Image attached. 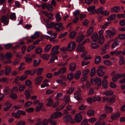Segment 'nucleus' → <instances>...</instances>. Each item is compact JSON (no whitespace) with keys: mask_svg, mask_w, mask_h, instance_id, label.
<instances>
[{"mask_svg":"<svg viewBox=\"0 0 125 125\" xmlns=\"http://www.w3.org/2000/svg\"><path fill=\"white\" fill-rule=\"evenodd\" d=\"M98 42L100 44H103L104 42V37H99L98 38Z\"/></svg>","mask_w":125,"mask_h":125,"instance_id":"nucleus-56","label":"nucleus"},{"mask_svg":"<svg viewBox=\"0 0 125 125\" xmlns=\"http://www.w3.org/2000/svg\"><path fill=\"white\" fill-rule=\"evenodd\" d=\"M76 44L75 42H72L69 43L67 46L68 51L72 52L73 51L75 48Z\"/></svg>","mask_w":125,"mask_h":125,"instance_id":"nucleus-5","label":"nucleus"},{"mask_svg":"<svg viewBox=\"0 0 125 125\" xmlns=\"http://www.w3.org/2000/svg\"><path fill=\"white\" fill-rule=\"evenodd\" d=\"M84 44H80L77 46V50L78 51L81 52L83 51L84 49V47L83 45Z\"/></svg>","mask_w":125,"mask_h":125,"instance_id":"nucleus-21","label":"nucleus"},{"mask_svg":"<svg viewBox=\"0 0 125 125\" xmlns=\"http://www.w3.org/2000/svg\"><path fill=\"white\" fill-rule=\"evenodd\" d=\"M43 70V69L42 67H41L38 68L37 72V75H39L42 74Z\"/></svg>","mask_w":125,"mask_h":125,"instance_id":"nucleus-44","label":"nucleus"},{"mask_svg":"<svg viewBox=\"0 0 125 125\" xmlns=\"http://www.w3.org/2000/svg\"><path fill=\"white\" fill-rule=\"evenodd\" d=\"M40 60H39L38 62L36 60H34L33 61V66L34 67H36L38 66L40 64Z\"/></svg>","mask_w":125,"mask_h":125,"instance_id":"nucleus-55","label":"nucleus"},{"mask_svg":"<svg viewBox=\"0 0 125 125\" xmlns=\"http://www.w3.org/2000/svg\"><path fill=\"white\" fill-rule=\"evenodd\" d=\"M93 30L94 28L93 27H90L87 31V35H91L93 31Z\"/></svg>","mask_w":125,"mask_h":125,"instance_id":"nucleus-38","label":"nucleus"},{"mask_svg":"<svg viewBox=\"0 0 125 125\" xmlns=\"http://www.w3.org/2000/svg\"><path fill=\"white\" fill-rule=\"evenodd\" d=\"M113 94L114 92L113 91L111 90L105 91L104 93V94L106 95H111Z\"/></svg>","mask_w":125,"mask_h":125,"instance_id":"nucleus-40","label":"nucleus"},{"mask_svg":"<svg viewBox=\"0 0 125 125\" xmlns=\"http://www.w3.org/2000/svg\"><path fill=\"white\" fill-rule=\"evenodd\" d=\"M24 94L26 96V99H28L30 97V93L28 90H26L24 93Z\"/></svg>","mask_w":125,"mask_h":125,"instance_id":"nucleus-39","label":"nucleus"},{"mask_svg":"<svg viewBox=\"0 0 125 125\" xmlns=\"http://www.w3.org/2000/svg\"><path fill=\"white\" fill-rule=\"evenodd\" d=\"M11 115L12 116L16 118H19L20 117V115H19L18 113L17 112V111L16 113H12Z\"/></svg>","mask_w":125,"mask_h":125,"instance_id":"nucleus-41","label":"nucleus"},{"mask_svg":"<svg viewBox=\"0 0 125 125\" xmlns=\"http://www.w3.org/2000/svg\"><path fill=\"white\" fill-rule=\"evenodd\" d=\"M59 48L60 46H59L57 45L53 47L52 48V52L50 54L51 57L54 56L59 53V52L58 49Z\"/></svg>","mask_w":125,"mask_h":125,"instance_id":"nucleus-3","label":"nucleus"},{"mask_svg":"<svg viewBox=\"0 0 125 125\" xmlns=\"http://www.w3.org/2000/svg\"><path fill=\"white\" fill-rule=\"evenodd\" d=\"M119 41L115 42H113L112 45V49L114 48L116 46L119 45Z\"/></svg>","mask_w":125,"mask_h":125,"instance_id":"nucleus-53","label":"nucleus"},{"mask_svg":"<svg viewBox=\"0 0 125 125\" xmlns=\"http://www.w3.org/2000/svg\"><path fill=\"white\" fill-rule=\"evenodd\" d=\"M104 9V8L101 7L98 9L96 11V12L98 14H102L103 12V10Z\"/></svg>","mask_w":125,"mask_h":125,"instance_id":"nucleus-52","label":"nucleus"},{"mask_svg":"<svg viewBox=\"0 0 125 125\" xmlns=\"http://www.w3.org/2000/svg\"><path fill=\"white\" fill-rule=\"evenodd\" d=\"M10 97L13 99H16L17 98V96L15 94L12 93L10 94L9 95Z\"/></svg>","mask_w":125,"mask_h":125,"instance_id":"nucleus-63","label":"nucleus"},{"mask_svg":"<svg viewBox=\"0 0 125 125\" xmlns=\"http://www.w3.org/2000/svg\"><path fill=\"white\" fill-rule=\"evenodd\" d=\"M66 104H63L61 106H59L56 108L55 110L56 111H60L62 110L65 107Z\"/></svg>","mask_w":125,"mask_h":125,"instance_id":"nucleus-43","label":"nucleus"},{"mask_svg":"<svg viewBox=\"0 0 125 125\" xmlns=\"http://www.w3.org/2000/svg\"><path fill=\"white\" fill-rule=\"evenodd\" d=\"M91 38L93 42H97L98 38V35L97 32H94L91 36Z\"/></svg>","mask_w":125,"mask_h":125,"instance_id":"nucleus-10","label":"nucleus"},{"mask_svg":"<svg viewBox=\"0 0 125 125\" xmlns=\"http://www.w3.org/2000/svg\"><path fill=\"white\" fill-rule=\"evenodd\" d=\"M91 47L93 49H98L99 47V45L98 44L97 42H93L91 43Z\"/></svg>","mask_w":125,"mask_h":125,"instance_id":"nucleus-16","label":"nucleus"},{"mask_svg":"<svg viewBox=\"0 0 125 125\" xmlns=\"http://www.w3.org/2000/svg\"><path fill=\"white\" fill-rule=\"evenodd\" d=\"M48 103L47 104V106L48 107L51 106L53 103V102L52 101V99L50 98H49L46 99Z\"/></svg>","mask_w":125,"mask_h":125,"instance_id":"nucleus-24","label":"nucleus"},{"mask_svg":"<svg viewBox=\"0 0 125 125\" xmlns=\"http://www.w3.org/2000/svg\"><path fill=\"white\" fill-rule=\"evenodd\" d=\"M62 116V113L60 112H56L54 113L51 115V118L55 119L58 117H60Z\"/></svg>","mask_w":125,"mask_h":125,"instance_id":"nucleus-7","label":"nucleus"},{"mask_svg":"<svg viewBox=\"0 0 125 125\" xmlns=\"http://www.w3.org/2000/svg\"><path fill=\"white\" fill-rule=\"evenodd\" d=\"M61 73L63 74L65 73L66 71V69L65 67H64L61 68L59 70Z\"/></svg>","mask_w":125,"mask_h":125,"instance_id":"nucleus-48","label":"nucleus"},{"mask_svg":"<svg viewBox=\"0 0 125 125\" xmlns=\"http://www.w3.org/2000/svg\"><path fill=\"white\" fill-rule=\"evenodd\" d=\"M102 86L104 88L106 89L107 87L108 82L106 80H103L102 81Z\"/></svg>","mask_w":125,"mask_h":125,"instance_id":"nucleus-32","label":"nucleus"},{"mask_svg":"<svg viewBox=\"0 0 125 125\" xmlns=\"http://www.w3.org/2000/svg\"><path fill=\"white\" fill-rule=\"evenodd\" d=\"M105 69V67L103 65L99 66L97 70V75L99 76L102 77L105 74V72L103 71L102 70Z\"/></svg>","mask_w":125,"mask_h":125,"instance_id":"nucleus-4","label":"nucleus"},{"mask_svg":"<svg viewBox=\"0 0 125 125\" xmlns=\"http://www.w3.org/2000/svg\"><path fill=\"white\" fill-rule=\"evenodd\" d=\"M48 121L49 122L51 125H56V121L51 118H50L48 119Z\"/></svg>","mask_w":125,"mask_h":125,"instance_id":"nucleus-36","label":"nucleus"},{"mask_svg":"<svg viewBox=\"0 0 125 125\" xmlns=\"http://www.w3.org/2000/svg\"><path fill=\"white\" fill-rule=\"evenodd\" d=\"M81 93L78 92H76L74 94V98L76 100L79 101V103L82 101V99L81 97Z\"/></svg>","mask_w":125,"mask_h":125,"instance_id":"nucleus-8","label":"nucleus"},{"mask_svg":"<svg viewBox=\"0 0 125 125\" xmlns=\"http://www.w3.org/2000/svg\"><path fill=\"white\" fill-rule=\"evenodd\" d=\"M5 68V74L6 75H8L9 74V73L11 72V68L10 67L8 66H6Z\"/></svg>","mask_w":125,"mask_h":125,"instance_id":"nucleus-22","label":"nucleus"},{"mask_svg":"<svg viewBox=\"0 0 125 125\" xmlns=\"http://www.w3.org/2000/svg\"><path fill=\"white\" fill-rule=\"evenodd\" d=\"M1 21L5 25H8L9 23V20L8 17L5 15L2 16L1 19Z\"/></svg>","mask_w":125,"mask_h":125,"instance_id":"nucleus-6","label":"nucleus"},{"mask_svg":"<svg viewBox=\"0 0 125 125\" xmlns=\"http://www.w3.org/2000/svg\"><path fill=\"white\" fill-rule=\"evenodd\" d=\"M122 77L121 74H117L113 77L112 80L114 82H115L118 79Z\"/></svg>","mask_w":125,"mask_h":125,"instance_id":"nucleus-17","label":"nucleus"},{"mask_svg":"<svg viewBox=\"0 0 125 125\" xmlns=\"http://www.w3.org/2000/svg\"><path fill=\"white\" fill-rule=\"evenodd\" d=\"M104 100L105 101H107V102L110 103H113L115 102V99L114 97H111L108 99L107 98H104Z\"/></svg>","mask_w":125,"mask_h":125,"instance_id":"nucleus-20","label":"nucleus"},{"mask_svg":"<svg viewBox=\"0 0 125 125\" xmlns=\"http://www.w3.org/2000/svg\"><path fill=\"white\" fill-rule=\"evenodd\" d=\"M87 115L89 116H91L94 115V111L93 110H91L87 112Z\"/></svg>","mask_w":125,"mask_h":125,"instance_id":"nucleus-50","label":"nucleus"},{"mask_svg":"<svg viewBox=\"0 0 125 125\" xmlns=\"http://www.w3.org/2000/svg\"><path fill=\"white\" fill-rule=\"evenodd\" d=\"M101 98L99 96H96L93 97V101L95 102L96 101H100Z\"/></svg>","mask_w":125,"mask_h":125,"instance_id":"nucleus-57","label":"nucleus"},{"mask_svg":"<svg viewBox=\"0 0 125 125\" xmlns=\"http://www.w3.org/2000/svg\"><path fill=\"white\" fill-rule=\"evenodd\" d=\"M96 73V69L94 67H93L92 69L91 72L90 73V76L91 77H93L94 76Z\"/></svg>","mask_w":125,"mask_h":125,"instance_id":"nucleus-54","label":"nucleus"},{"mask_svg":"<svg viewBox=\"0 0 125 125\" xmlns=\"http://www.w3.org/2000/svg\"><path fill=\"white\" fill-rule=\"evenodd\" d=\"M120 9V7L118 6H116L113 7L111 8V12H114L117 13L118 12Z\"/></svg>","mask_w":125,"mask_h":125,"instance_id":"nucleus-15","label":"nucleus"},{"mask_svg":"<svg viewBox=\"0 0 125 125\" xmlns=\"http://www.w3.org/2000/svg\"><path fill=\"white\" fill-rule=\"evenodd\" d=\"M113 40H111L107 42L106 44L104 45L101 48V51L100 52V55H104L107 52V49L109 47L110 43Z\"/></svg>","mask_w":125,"mask_h":125,"instance_id":"nucleus-1","label":"nucleus"},{"mask_svg":"<svg viewBox=\"0 0 125 125\" xmlns=\"http://www.w3.org/2000/svg\"><path fill=\"white\" fill-rule=\"evenodd\" d=\"M71 118V117L70 115L66 116L63 118L64 121L66 123L68 122Z\"/></svg>","mask_w":125,"mask_h":125,"instance_id":"nucleus-37","label":"nucleus"},{"mask_svg":"<svg viewBox=\"0 0 125 125\" xmlns=\"http://www.w3.org/2000/svg\"><path fill=\"white\" fill-rule=\"evenodd\" d=\"M46 9L48 10L52 11L53 9V7L51 5L49 4L47 5Z\"/></svg>","mask_w":125,"mask_h":125,"instance_id":"nucleus-61","label":"nucleus"},{"mask_svg":"<svg viewBox=\"0 0 125 125\" xmlns=\"http://www.w3.org/2000/svg\"><path fill=\"white\" fill-rule=\"evenodd\" d=\"M120 116V114L119 112L112 115L111 116V119L112 120H114L117 119Z\"/></svg>","mask_w":125,"mask_h":125,"instance_id":"nucleus-13","label":"nucleus"},{"mask_svg":"<svg viewBox=\"0 0 125 125\" xmlns=\"http://www.w3.org/2000/svg\"><path fill=\"white\" fill-rule=\"evenodd\" d=\"M76 68V65L75 63H72L70 65L69 69L70 71L73 72L75 71Z\"/></svg>","mask_w":125,"mask_h":125,"instance_id":"nucleus-19","label":"nucleus"},{"mask_svg":"<svg viewBox=\"0 0 125 125\" xmlns=\"http://www.w3.org/2000/svg\"><path fill=\"white\" fill-rule=\"evenodd\" d=\"M118 37L120 40L125 39V34H120L118 35Z\"/></svg>","mask_w":125,"mask_h":125,"instance_id":"nucleus-59","label":"nucleus"},{"mask_svg":"<svg viewBox=\"0 0 125 125\" xmlns=\"http://www.w3.org/2000/svg\"><path fill=\"white\" fill-rule=\"evenodd\" d=\"M103 62L106 65H110L112 64V62L110 61L105 60Z\"/></svg>","mask_w":125,"mask_h":125,"instance_id":"nucleus-62","label":"nucleus"},{"mask_svg":"<svg viewBox=\"0 0 125 125\" xmlns=\"http://www.w3.org/2000/svg\"><path fill=\"white\" fill-rule=\"evenodd\" d=\"M101 61V57L99 56H97L95 58V63L96 64H99Z\"/></svg>","mask_w":125,"mask_h":125,"instance_id":"nucleus-26","label":"nucleus"},{"mask_svg":"<svg viewBox=\"0 0 125 125\" xmlns=\"http://www.w3.org/2000/svg\"><path fill=\"white\" fill-rule=\"evenodd\" d=\"M104 110L107 113H111L113 111L112 108L110 106H107V105H105Z\"/></svg>","mask_w":125,"mask_h":125,"instance_id":"nucleus-18","label":"nucleus"},{"mask_svg":"<svg viewBox=\"0 0 125 125\" xmlns=\"http://www.w3.org/2000/svg\"><path fill=\"white\" fill-rule=\"evenodd\" d=\"M81 74V72L80 71H77L75 74L74 76L76 80H77L79 79Z\"/></svg>","mask_w":125,"mask_h":125,"instance_id":"nucleus-30","label":"nucleus"},{"mask_svg":"<svg viewBox=\"0 0 125 125\" xmlns=\"http://www.w3.org/2000/svg\"><path fill=\"white\" fill-rule=\"evenodd\" d=\"M18 89L17 86H14L13 87L12 89L11 90V92L17 93L18 91Z\"/></svg>","mask_w":125,"mask_h":125,"instance_id":"nucleus-60","label":"nucleus"},{"mask_svg":"<svg viewBox=\"0 0 125 125\" xmlns=\"http://www.w3.org/2000/svg\"><path fill=\"white\" fill-rule=\"evenodd\" d=\"M117 31L116 30L112 31L107 30H106L105 33H106L105 37L107 38H110L113 37L116 34Z\"/></svg>","mask_w":125,"mask_h":125,"instance_id":"nucleus-2","label":"nucleus"},{"mask_svg":"<svg viewBox=\"0 0 125 125\" xmlns=\"http://www.w3.org/2000/svg\"><path fill=\"white\" fill-rule=\"evenodd\" d=\"M51 47V45L50 44H48L47 45L45 48L44 52H48L50 50Z\"/></svg>","mask_w":125,"mask_h":125,"instance_id":"nucleus-47","label":"nucleus"},{"mask_svg":"<svg viewBox=\"0 0 125 125\" xmlns=\"http://www.w3.org/2000/svg\"><path fill=\"white\" fill-rule=\"evenodd\" d=\"M116 17V14H113L107 18V20L108 21L114 20Z\"/></svg>","mask_w":125,"mask_h":125,"instance_id":"nucleus-35","label":"nucleus"},{"mask_svg":"<svg viewBox=\"0 0 125 125\" xmlns=\"http://www.w3.org/2000/svg\"><path fill=\"white\" fill-rule=\"evenodd\" d=\"M84 38V35L82 34L81 36H79L76 38V41L77 42H80Z\"/></svg>","mask_w":125,"mask_h":125,"instance_id":"nucleus-28","label":"nucleus"},{"mask_svg":"<svg viewBox=\"0 0 125 125\" xmlns=\"http://www.w3.org/2000/svg\"><path fill=\"white\" fill-rule=\"evenodd\" d=\"M42 52V48L40 47H37L35 49V52L37 54H40Z\"/></svg>","mask_w":125,"mask_h":125,"instance_id":"nucleus-34","label":"nucleus"},{"mask_svg":"<svg viewBox=\"0 0 125 125\" xmlns=\"http://www.w3.org/2000/svg\"><path fill=\"white\" fill-rule=\"evenodd\" d=\"M82 118V116L80 114H77L75 116V120L77 122H79L81 121Z\"/></svg>","mask_w":125,"mask_h":125,"instance_id":"nucleus-11","label":"nucleus"},{"mask_svg":"<svg viewBox=\"0 0 125 125\" xmlns=\"http://www.w3.org/2000/svg\"><path fill=\"white\" fill-rule=\"evenodd\" d=\"M62 25L63 24L61 23L55 24L54 25V28L56 31H60L61 28L62 27Z\"/></svg>","mask_w":125,"mask_h":125,"instance_id":"nucleus-9","label":"nucleus"},{"mask_svg":"<svg viewBox=\"0 0 125 125\" xmlns=\"http://www.w3.org/2000/svg\"><path fill=\"white\" fill-rule=\"evenodd\" d=\"M40 56L43 59L47 60L49 58V54H41L40 55Z\"/></svg>","mask_w":125,"mask_h":125,"instance_id":"nucleus-29","label":"nucleus"},{"mask_svg":"<svg viewBox=\"0 0 125 125\" xmlns=\"http://www.w3.org/2000/svg\"><path fill=\"white\" fill-rule=\"evenodd\" d=\"M43 13L45 14L46 16L49 19H52L53 18V14L52 13H46L45 11H44Z\"/></svg>","mask_w":125,"mask_h":125,"instance_id":"nucleus-27","label":"nucleus"},{"mask_svg":"<svg viewBox=\"0 0 125 125\" xmlns=\"http://www.w3.org/2000/svg\"><path fill=\"white\" fill-rule=\"evenodd\" d=\"M56 19L57 21L59 22L61 20V18L60 17V13H57L56 15Z\"/></svg>","mask_w":125,"mask_h":125,"instance_id":"nucleus-45","label":"nucleus"},{"mask_svg":"<svg viewBox=\"0 0 125 125\" xmlns=\"http://www.w3.org/2000/svg\"><path fill=\"white\" fill-rule=\"evenodd\" d=\"M95 6H89L87 8L88 11L90 12V14H93L95 12Z\"/></svg>","mask_w":125,"mask_h":125,"instance_id":"nucleus-12","label":"nucleus"},{"mask_svg":"<svg viewBox=\"0 0 125 125\" xmlns=\"http://www.w3.org/2000/svg\"><path fill=\"white\" fill-rule=\"evenodd\" d=\"M24 44V43L22 41L19 42V44H17L16 46L12 48V49L13 50H15L17 48H18L20 47L21 45Z\"/></svg>","mask_w":125,"mask_h":125,"instance_id":"nucleus-58","label":"nucleus"},{"mask_svg":"<svg viewBox=\"0 0 125 125\" xmlns=\"http://www.w3.org/2000/svg\"><path fill=\"white\" fill-rule=\"evenodd\" d=\"M63 94L62 93H59L57 94L56 96V99L57 101H59L62 98L63 96Z\"/></svg>","mask_w":125,"mask_h":125,"instance_id":"nucleus-23","label":"nucleus"},{"mask_svg":"<svg viewBox=\"0 0 125 125\" xmlns=\"http://www.w3.org/2000/svg\"><path fill=\"white\" fill-rule=\"evenodd\" d=\"M110 22H106L104 23V25H101L100 27L102 29H104L106 28L108 25L110 23Z\"/></svg>","mask_w":125,"mask_h":125,"instance_id":"nucleus-51","label":"nucleus"},{"mask_svg":"<svg viewBox=\"0 0 125 125\" xmlns=\"http://www.w3.org/2000/svg\"><path fill=\"white\" fill-rule=\"evenodd\" d=\"M76 32L73 31L71 32L69 35V37L72 39H74L76 36Z\"/></svg>","mask_w":125,"mask_h":125,"instance_id":"nucleus-33","label":"nucleus"},{"mask_svg":"<svg viewBox=\"0 0 125 125\" xmlns=\"http://www.w3.org/2000/svg\"><path fill=\"white\" fill-rule=\"evenodd\" d=\"M13 44L12 43H9L4 45L5 48L6 49H10L12 46Z\"/></svg>","mask_w":125,"mask_h":125,"instance_id":"nucleus-42","label":"nucleus"},{"mask_svg":"<svg viewBox=\"0 0 125 125\" xmlns=\"http://www.w3.org/2000/svg\"><path fill=\"white\" fill-rule=\"evenodd\" d=\"M43 79V78L42 76H40L36 77L35 79V84L36 85H38L40 83Z\"/></svg>","mask_w":125,"mask_h":125,"instance_id":"nucleus-14","label":"nucleus"},{"mask_svg":"<svg viewBox=\"0 0 125 125\" xmlns=\"http://www.w3.org/2000/svg\"><path fill=\"white\" fill-rule=\"evenodd\" d=\"M74 77V74L72 73L68 74L67 78L69 80H71Z\"/></svg>","mask_w":125,"mask_h":125,"instance_id":"nucleus-49","label":"nucleus"},{"mask_svg":"<svg viewBox=\"0 0 125 125\" xmlns=\"http://www.w3.org/2000/svg\"><path fill=\"white\" fill-rule=\"evenodd\" d=\"M5 57L7 59H10L11 58L12 55L10 52H8L6 54Z\"/></svg>","mask_w":125,"mask_h":125,"instance_id":"nucleus-64","label":"nucleus"},{"mask_svg":"<svg viewBox=\"0 0 125 125\" xmlns=\"http://www.w3.org/2000/svg\"><path fill=\"white\" fill-rule=\"evenodd\" d=\"M43 106V105L42 103H39L37 107H36L35 111L36 112H38L42 108Z\"/></svg>","mask_w":125,"mask_h":125,"instance_id":"nucleus-25","label":"nucleus"},{"mask_svg":"<svg viewBox=\"0 0 125 125\" xmlns=\"http://www.w3.org/2000/svg\"><path fill=\"white\" fill-rule=\"evenodd\" d=\"M9 89L10 88L9 86H6L5 87L3 90L4 92H5V94L7 95L9 93Z\"/></svg>","mask_w":125,"mask_h":125,"instance_id":"nucleus-46","label":"nucleus"},{"mask_svg":"<svg viewBox=\"0 0 125 125\" xmlns=\"http://www.w3.org/2000/svg\"><path fill=\"white\" fill-rule=\"evenodd\" d=\"M119 63L120 65H121L123 64L124 62V58L121 55L119 56Z\"/></svg>","mask_w":125,"mask_h":125,"instance_id":"nucleus-31","label":"nucleus"}]
</instances>
